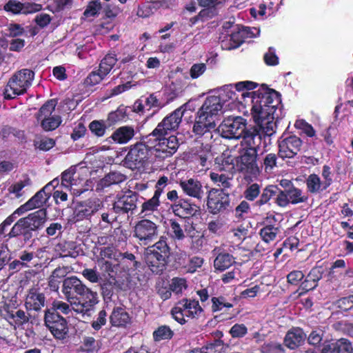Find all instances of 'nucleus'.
Segmentation results:
<instances>
[{
    "instance_id": "1",
    "label": "nucleus",
    "mask_w": 353,
    "mask_h": 353,
    "mask_svg": "<svg viewBox=\"0 0 353 353\" xmlns=\"http://www.w3.org/2000/svg\"><path fill=\"white\" fill-rule=\"evenodd\" d=\"M256 86L252 81H241L235 85L236 94H239L237 103L251 105V113L257 129L264 136L270 137L275 133L274 119L279 117L278 108L281 99L278 93L267 87L262 86L257 90L250 92Z\"/></svg>"
},
{
    "instance_id": "2",
    "label": "nucleus",
    "mask_w": 353,
    "mask_h": 353,
    "mask_svg": "<svg viewBox=\"0 0 353 353\" xmlns=\"http://www.w3.org/2000/svg\"><path fill=\"white\" fill-rule=\"evenodd\" d=\"M263 137H265L264 134L257 129L248 130L243 137L241 142L243 151L236 160L238 170L241 172L255 174L258 171L257 150L261 143Z\"/></svg>"
},
{
    "instance_id": "3",
    "label": "nucleus",
    "mask_w": 353,
    "mask_h": 353,
    "mask_svg": "<svg viewBox=\"0 0 353 353\" xmlns=\"http://www.w3.org/2000/svg\"><path fill=\"white\" fill-rule=\"evenodd\" d=\"M239 95L236 94V90H233L230 86H226L220 91L218 96L208 97L197 114L216 123L223 113V108L225 103L228 101H231L228 105H232V107L230 108H232L235 105L234 103H237V100H239Z\"/></svg>"
},
{
    "instance_id": "4",
    "label": "nucleus",
    "mask_w": 353,
    "mask_h": 353,
    "mask_svg": "<svg viewBox=\"0 0 353 353\" xmlns=\"http://www.w3.org/2000/svg\"><path fill=\"white\" fill-rule=\"evenodd\" d=\"M46 215V210L40 209L19 219L6 236L11 239L21 235L25 242L28 241L32 237V232L43 226Z\"/></svg>"
},
{
    "instance_id": "5",
    "label": "nucleus",
    "mask_w": 353,
    "mask_h": 353,
    "mask_svg": "<svg viewBox=\"0 0 353 353\" xmlns=\"http://www.w3.org/2000/svg\"><path fill=\"white\" fill-rule=\"evenodd\" d=\"M34 77V72L29 69L24 68L16 72L6 86L5 99H14L17 96L26 93L32 85Z\"/></svg>"
},
{
    "instance_id": "6",
    "label": "nucleus",
    "mask_w": 353,
    "mask_h": 353,
    "mask_svg": "<svg viewBox=\"0 0 353 353\" xmlns=\"http://www.w3.org/2000/svg\"><path fill=\"white\" fill-rule=\"evenodd\" d=\"M166 134L152 136V133L146 137L147 143H150L152 154L157 158L164 159L173 155L179 148L176 137L172 135L165 138Z\"/></svg>"
},
{
    "instance_id": "7",
    "label": "nucleus",
    "mask_w": 353,
    "mask_h": 353,
    "mask_svg": "<svg viewBox=\"0 0 353 353\" xmlns=\"http://www.w3.org/2000/svg\"><path fill=\"white\" fill-rule=\"evenodd\" d=\"M246 120L241 117H228L219 127L221 135L225 139H243L246 132Z\"/></svg>"
},
{
    "instance_id": "8",
    "label": "nucleus",
    "mask_w": 353,
    "mask_h": 353,
    "mask_svg": "<svg viewBox=\"0 0 353 353\" xmlns=\"http://www.w3.org/2000/svg\"><path fill=\"white\" fill-rule=\"evenodd\" d=\"M97 303V293L83 284L77 294V299L72 301L71 307L77 314L90 316V312Z\"/></svg>"
},
{
    "instance_id": "9",
    "label": "nucleus",
    "mask_w": 353,
    "mask_h": 353,
    "mask_svg": "<svg viewBox=\"0 0 353 353\" xmlns=\"http://www.w3.org/2000/svg\"><path fill=\"white\" fill-rule=\"evenodd\" d=\"M97 303V293L83 284L77 294V299L72 301L71 307L77 314L90 316V312Z\"/></svg>"
},
{
    "instance_id": "10",
    "label": "nucleus",
    "mask_w": 353,
    "mask_h": 353,
    "mask_svg": "<svg viewBox=\"0 0 353 353\" xmlns=\"http://www.w3.org/2000/svg\"><path fill=\"white\" fill-rule=\"evenodd\" d=\"M57 105L54 99L48 101L44 103L36 114L37 121L45 131H52L57 129L61 123V118L57 114H52Z\"/></svg>"
},
{
    "instance_id": "11",
    "label": "nucleus",
    "mask_w": 353,
    "mask_h": 353,
    "mask_svg": "<svg viewBox=\"0 0 353 353\" xmlns=\"http://www.w3.org/2000/svg\"><path fill=\"white\" fill-rule=\"evenodd\" d=\"M150 143L139 142L131 146L125 157V164L130 168H138L144 165L152 154Z\"/></svg>"
},
{
    "instance_id": "12",
    "label": "nucleus",
    "mask_w": 353,
    "mask_h": 353,
    "mask_svg": "<svg viewBox=\"0 0 353 353\" xmlns=\"http://www.w3.org/2000/svg\"><path fill=\"white\" fill-rule=\"evenodd\" d=\"M158 236V225L148 220L142 219L138 221L134 229V236L139 241L147 245L156 239Z\"/></svg>"
},
{
    "instance_id": "13",
    "label": "nucleus",
    "mask_w": 353,
    "mask_h": 353,
    "mask_svg": "<svg viewBox=\"0 0 353 353\" xmlns=\"http://www.w3.org/2000/svg\"><path fill=\"white\" fill-rule=\"evenodd\" d=\"M184 114L182 107L175 110L165 117L152 132V136L168 134L178 129Z\"/></svg>"
},
{
    "instance_id": "14",
    "label": "nucleus",
    "mask_w": 353,
    "mask_h": 353,
    "mask_svg": "<svg viewBox=\"0 0 353 353\" xmlns=\"http://www.w3.org/2000/svg\"><path fill=\"white\" fill-rule=\"evenodd\" d=\"M45 323L57 339H62L68 333L66 321L57 312L47 310L45 314Z\"/></svg>"
},
{
    "instance_id": "15",
    "label": "nucleus",
    "mask_w": 353,
    "mask_h": 353,
    "mask_svg": "<svg viewBox=\"0 0 353 353\" xmlns=\"http://www.w3.org/2000/svg\"><path fill=\"white\" fill-rule=\"evenodd\" d=\"M230 205L229 193L212 188L208 192L207 205L210 212L217 214L225 210Z\"/></svg>"
},
{
    "instance_id": "16",
    "label": "nucleus",
    "mask_w": 353,
    "mask_h": 353,
    "mask_svg": "<svg viewBox=\"0 0 353 353\" xmlns=\"http://www.w3.org/2000/svg\"><path fill=\"white\" fill-rule=\"evenodd\" d=\"M101 208V202L97 199H89L78 203L74 208L72 221L77 222L89 219Z\"/></svg>"
},
{
    "instance_id": "17",
    "label": "nucleus",
    "mask_w": 353,
    "mask_h": 353,
    "mask_svg": "<svg viewBox=\"0 0 353 353\" xmlns=\"http://www.w3.org/2000/svg\"><path fill=\"white\" fill-rule=\"evenodd\" d=\"M138 194L129 190L117 197L113 204L112 210L117 214H134L137 209Z\"/></svg>"
},
{
    "instance_id": "18",
    "label": "nucleus",
    "mask_w": 353,
    "mask_h": 353,
    "mask_svg": "<svg viewBox=\"0 0 353 353\" xmlns=\"http://www.w3.org/2000/svg\"><path fill=\"white\" fill-rule=\"evenodd\" d=\"M308 197L305 193L294 186L289 187L285 190H281L277 194L276 203L281 207H285L289 203L297 204L304 203Z\"/></svg>"
},
{
    "instance_id": "19",
    "label": "nucleus",
    "mask_w": 353,
    "mask_h": 353,
    "mask_svg": "<svg viewBox=\"0 0 353 353\" xmlns=\"http://www.w3.org/2000/svg\"><path fill=\"white\" fill-rule=\"evenodd\" d=\"M302 141L296 136L280 139L279 141V155L282 159L293 158L301 150Z\"/></svg>"
},
{
    "instance_id": "20",
    "label": "nucleus",
    "mask_w": 353,
    "mask_h": 353,
    "mask_svg": "<svg viewBox=\"0 0 353 353\" xmlns=\"http://www.w3.org/2000/svg\"><path fill=\"white\" fill-rule=\"evenodd\" d=\"M83 284V281L75 276L67 277L63 280L61 292L68 303L72 304V301L77 299Z\"/></svg>"
},
{
    "instance_id": "21",
    "label": "nucleus",
    "mask_w": 353,
    "mask_h": 353,
    "mask_svg": "<svg viewBox=\"0 0 353 353\" xmlns=\"http://www.w3.org/2000/svg\"><path fill=\"white\" fill-rule=\"evenodd\" d=\"M46 303V296L39 289L32 288L26 294L24 305L28 310L39 311Z\"/></svg>"
},
{
    "instance_id": "22",
    "label": "nucleus",
    "mask_w": 353,
    "mask_h": 353,
    "mask_svg": "<svg viewBox=\"0 0 353 353\" xmlns=\"http://www.w3.org/2000/svg\"><path fill=\"white\" fill-rule=\"evenodd\" d=\"M215 127V122L197 114L192 130L196 135L203 136L205 139H212V132Z\"/></svg>"
},
{
    "instance_id": "23",
    "label": "nucleus",
    "mask_w": 353,
    "mask_h": 353,
    "mask_svg": "<svg viewBox=\"0 0 353 353\" xmlns=\"http://www.w3.org/2000/svg\"><path fill=\"white\" fill-rule=\"evenodd\" d=\"M179 185L183 192L188 196L201 199L204 196V191L201 183L193 178L181 180Z\"/></svg>"
},
{
    "instance_id": "24",
    "label": "nucleus",
    "mask_w": 353,
    "mask_h": 353,
    "mask_svg": "<svg viewBox=\"0 0 353 353\" xmlns=\"http://www.w3.org/2000/svg\"><path fill=\"white\" fill-rule=\"evenodd\" d=\"M41 5L37 3H21L15 0L9 1L5 6L4 9L13 14H31L40 11Z\"/></svg>"
},
{
    "instance_id": "25",
    "label": "nucleus",
    "mask_w": 353,
    "mask_h": 353,
    "mask_svg": "<svg viewBox=\"0 0 353 353\" xmlns=\"http://www.w3.org/2000/svg\"><path fill=\"white\" fill-rule=\"evenodd\" d=\"M135 134L134 129L132 126L125 125L118 128L112 135L106 139L108 143L125 144L132 139Z\"/></svg>"
},
{
    "instance_id": "26",
    "label": "nucleus",
    "mask_w": 353,
    "mask_h": 353,
    "mask_svg": "<svg viewBox=\"0 0 353 353\" xmlns=\"http://www.w3.org/2000/svg\"><path fill=\"white\" fill-rule=\"evenodd\" d=\"M259 30L255 28L251 29L249 27L238 28V30H234L230 36V40L232 43L228 47V49L236 48L243 42L245 37H252L259 34Z\"/></svg>"
},
{
    "instance_id": "27",
    "label": "nucleus",
    "mask_w": 353,
    "mask_h": 353,
    "mask_svg": "<svg viewBox=\"0 0 353 353\" xmlns=\"http://www.w3.org/2000/svg\"><path fill=\"white\" fill-rule=\"evenodd\" d=\"M4 301L0 305V315L6 320L12 316L17 307L20 305L21 301L18 299L17 293H14L11 296H3Z\"/></svg>"
},
{
    "instance_id": "28",
    "label": "nucleus",
    "mask_w": 353,
    "mask_h": 353,
    "mask_svg": "<svg viewBox=\"0 0 353 353\" xmlns=\"http://www.w3.org/2000/svg\"><path fill=\"white\" fill-rule=\"evenodd\" d=\"M210 178L221 190L228 192L233 187V174L232 173L210 172Z\"/></svg>"
},
{
    "instance_id": "29",
    "label": "nucleus",
    "mask_w": 353,
    "mask_h": 353,
    "mask_svg": "<svg viewBox=\"0 0 353 353\" xmlns=\"http://www.w3.org/2000/svg\"><path fill=\"white\" fill-rule=\"evenodd\" d=\"M306 335L301 328H293L288 332L284 343L288 348L294 350L300 346L305 340Z\"/></svg>"
},
{
    "instance_id": "30",
    "label": "nucleus",
    "mask_w": 353,
    "mask_h": 353,
    "mask_svg": "<svg viewBox=\"0 0 353 353\" xmlns=\"http://www.w3.org/2000/svg\"><path fill=\"white\" fill-rule=\"evenodd\" d=\"M166 259L160 257L157 252H152L148 250L145 254V262L151 271L155 274H159L163 272L165 263Z\"/></svg>"
},
{
    "instance_id": "31",
    "label": "nucleus",
    "mask_w": 353,
    "mask_h": 353,
    "mask_svg": "<svg viewBox=\"0 0 353 353\" xmlns=\"http://www.w3.org/2000/svg\"><path fill=\"white\" fill-rule=\"evenodd\" d=\"M180 305L184 310L183 312L187 318H199L203 312L199 301L194 299H184L179 301Z\"/></svg>"
},
{
    "instance_id": "32",
    "label": "nucleus",
    "mask_w": 353,
    "mask_h": 353,
    "mask_svg": "<svg viewBox=\"0 0 353 353\" xmlns=\"http://www.w3.org/2000/svg\"><path fill=\"white\" fill-rule=\"evenodd\" d=\"M186 225V220L184 219L170 220L169 235L174 240H183L185 236Z\"/></svg>"
},
{
    "instance_id": "33",
    "label": "nucleus",
    "mask_w": 353,
    "mask_h": 353,
    "mask_svg": "<svg viewBox=\"0 0 353 353\" xmlns=\"http://www.w3.org/2000/svg\"><path fill=\"white\" fill-rule=\"evenodd\" d=\"M174 212L179 216L180 219H184L195 214L197 211L196 206L192 205L187 201H180L179 203L174 205L173 208Z\"/></svg>"
},
{
    "instance_id": "34",
    "label": "nucleus",
    "mask_w": 353,
    "mask_h": 353,
    "mask_svg": "<svg viewBox=\"0 0 353 353\" xmlns=\"http://www.w3.org/2000/svg\"><path fill=\"white\" fill-rule=\"evenodd\" d=\"M110 319L112 325L123 326L130 321V316L124 308L116 307L113 309Z\"/></svg>"
},
{
    "instance_id": "35",
    "label": "nucleus",
    "mask_w": 353,
    "mask_h": 353,
    "mask_svg": "<svg viewBox=\"0 0 353 353\" xmlns=\"http://www.w3.org/2000/svg\"><path fill=\"white\" fill-rule=\"evenodd\" d=\"M205 150L199 151L194 157V162L201 170L208 169L210 165L212 154L207 144Z\"/></svg>"
},
{
    "instance_id": "36",
    "label": "nucleus",
    "mask_w": 353,
    "mask_h": 353,
    "mask_svg": "<svg viewBox=\"0 0 353 353\" xmlns=\"http://www.w3.org/2000/svg\"><path fill=\"white\" fill-rule=\"evenodd\" d=\"M234 263V257L228 253H220L214 261V267L219 271H224Z\"/></svg>"
},
{
    "instance_id": "37",
    "label": "nucleus",
    "mask_w": 353,
    "mask_h": 353,
    "mask_svg": "<svg viewBox=\"0 0 353 353\" xmlns=\"http://www.w3.org/2000/svg\"><path fill=\"white\" fill-rule=\"evenodd\" d=\"M160 206V201L152 197L144 201L141 205V209L139 214L141 217L150 216L155 211H157Z\"/></svg>"
},
{
    "instance_id": "38",
    "label": "nucleus",
    "mask_w": 353,
    "mask_h": 353,
    "mask_svg": "<svg viewBox=\"0 0 353 353\" xmlns=\"http://www.w3.org/2000/svg\"><path fill=\"white\" fill-rule=\"evenodd\" d=\"M306 185L307 190L311 193H318L325 190L327 187H325L323 182L316 174H310L306 180Z\"/></svg>"
},
{
    "instance_id": "39",
    "label": "nucleus",
    "mask_w": 353,
    "mask_h": 353,
    "mask_svg": "<svg viewBox=\"0 0 353 353\" xmlns=\"http://www.w3.org/2000/svg\"><path fill=\"white\" fill-rule=\"evenodd\" d=\"M49 198L50 192H46V191L43 190L42 188L29 199L28 202L32 209L39 208L43 206Z\"/></svg>"
},
{
    "instance_id": "40",
    "label": "nucleus",
    "mask_w": 353,
    "mask_h": 353,
    "mask_svg": "<svg viewBox=\"0 0 353 353\" xmlns=\"http://www.w3.org/2000/svg\"><path fill=\"white\" fill-rule=\"evenodd\" d=\"M147 250L152 252H157L160 257L168 259L170 255V248L165 241L162 237L154 245L148 248Z\"/></svg>"
},
{
    "instance_id": "41",
    "label": "nucleus",
    "mask_w": 353,
    "mask_h": 353,
    "mask_svg": "<svg viewBox=\"0 0 353 353\" xmlns=\"http://www.w3.org/2000/svg\"><path fill=\"white\" fill-rule=\"evenodd\" d=\"M279 232V229L278 227L272 225H268L261 229L260 236L265 242L269 243L276 239Z\"/></svg>"
},
{
    "instance_id": "42",
    "label": "nucleus",
    "mask_w": 353,
    "mask_h": 353,
    "mask_svg": "<svg viewBox=\"0 0 353 353\" xmlns=\"http://www.w3.org/2000/svg\"><path fill=\"white\" fill-rule=\"evenodd\" d=\"M117 58L114 54H107L101 61L99 65V71L102 72V75L106 76L112 69L117 63Z\"/></svg>"
},
{
    "instance_id": "43",
    "label": "nucleus",
    "mask_w": 353,
    "mask_h": 353,
    "mask_svg": "<svg viewBox=\"0 0 353 353\" xmlns=\"http://www.w3.org/2000/svg\"><path fill=\"white\" fill-rule=\"evenodd\" d=\"M30 316L26 312L22 310H17L12 314V316L9 317L7 319L10 323H14L15 325L20 326L29 321Z\"/></svg>"
},
{
    "instance_id": "44",
    "label": "nucleus",
    "mask_w": 353,
    "mask_h": 353,
    "mask_svg": "<svg viewBox=\"0 0 353 353\" xmlns=\"http://www.w3.org/2000/svg\"><path fill=\"white\" fill-rule=\"evenodd\" d=\"M120 264L126 266L127 270H134L137 268V262L135 261V256L131 253L125 252L124 254L119 253V259Z\"/></svg>"
},
{
    "instance_id": "45",
    "label": "nucleus",
    "mask_w": 353,
    "mask_h": 353,
    "mask_svg": "<svg viewBox=\"0 0 353 353\" xmlns=\"http://www.w3.org/2000/svg\"><path fill=\"white\" fill-rule=\"evenodd\" d=\"M30 184V180L29 179L19 181L10 185L8 188V191L10 194H14L17 198H19L23 194V189Z\"/></svg>"
},
{
    "instance_id": "46",
    "label": "nucleus",
    "mask_w": 353,
    "mask_h": 353,
    "mask_svg": "<svg viewBox=\"0 0 353 353\" xmlns=\"http://www.w3.org/2000/svg\"><path fill=\"white\" fill-rule=\"evenodd\" d=\"M49 310L54 312H61L63 314H69L73 309L71 307V303L64 302L61 300H54L52 303V307Z\"/></svg>"
},
{
    "instance_id": "47",
    "label": "nucleus",
    "mask_w": 353,
    "mask_h": 353,
    "mask_svg": "<svg viewBox=\"0 0 353 353\" xmlns=\"http://www.w3.org/2000/svg\"><path fill=\"white\" fill-rule=\"evenodd\" d=\"M106 128V124L103 120H94L89 124V129L91 132L99 137L105 134Z\"/></svg>"
},
{
    "instance_id": "48",
    "label": "nucleus",
    "mask_w": 353,
    "mask_h": 353,
    "mask_svg": "<svg viewBox=\"0 0 353 353\" xmlns=\"http://www.w3.org/2000/svg\"><path fill=\"white\" fill-rule=\"evenodd\" d=\"M276 187L273 185L266 187L263 190L259 200L256 202V205L258 206H261L267 203L271 199V198L276 194Z\"/></svg>"
},
{
    "instance_id": "49",
    "label": "nucleus",
    "mask_w": 353,
    "mask_h": 353,
    "mask_svg": "<svg viewBox=\"0 0 353 353\" xmlns=\"http://www.w3.org/2000/svg\"><path fill=\"white\" fill-rule=\"evenodd\" d=\"M125 179V176L120 172H110L103 179V184L107 186L112 184H117L124 181Z\"/></svg>"
},
{
    "instance_id": "50",
    "label": "nucleus",
    "mask_w": 353,
    "mask_h": 353,
    "mask_svg": "<svg viewBox=\"0 0 353 353\" xmlns=\"http://www.w3.org/2000/svg\"><path fill=\"white\" fill-rule=\"evenodd\" d=\"M153 335L156 341L169 339L172 338L173 332L168 326L162 325L154 332Z\"/></svg>"
},
{
    "instance_id": "51",
    "label": "nucleus",
    "mask_w": 353,
    "mask_h": 353,
    "mask_svg": "<svg viewBox=\"0 0 353 353\" xmlns=\"http://www.w3.org/2000/svg\"><path fill=\"white\" fill-rule=\"evenodd\" d=\"M212 312H216L218 311H221L224 309L226 310L227 309L231 308L232 305L230 303L225 301V298L221 297H213L212 299Z\"/></svg>"
},
{
    "instance_id": "52",
    "label": "nucleus",
    "mask_w": 353,
    "mask_h": 353,
    "mask_svg": "<svg viewBox=\"0 0 353 353\" xmlns=\"http://www.w3.org/2000/svg\"><path fill=\"white\" fill-rule=\"evenodd\" d=\"M260 192V185L258 183H252L248 186L244 192V196L247 200L252 201L259 196Z\"/></svg>"
},
{
    "instance_id": "53",
    "label": "nucleus",
    "mask_w": 353,
    "mask_h": 353,
    "mask_svg": "<svg viewBox=\"0 0 353 353\" xmlns=\"http://www.w3.org/2000/svg\"><path fill=\"white\" fill-rule=\"evenodd\" d=\"M64 276V272L61 268H56L50 277L49 278L48 285L53 291H57L59 289V281L57 279Z\"/></svg>"
},
{
    "instance_id": "54",
    "label": "nucleus",
    "mask_w": 353,
    "mask_h": 353,
    "mask_svg": "<svg viewBox=\"0 0 353 353\" xmlns=\"http://www.w3.org/2000/svg\"><path fill=\"white\" fill-rule=\"evenodd\" d=\"M333 343L336 347L337 353H352L353 347L348 340L345 339H341Z\"/></svg>"
},
{
    "instance_id": "55",
    "label": "nucleus",
    "mask_w": 353,
    "mask_h": 353,
    "mask_svg": "<svg viewBox=\"0 0 353 353\" xmlns=\"http://www.w3.org/2000/svg\"><path fill=\"white\" fill-rule=\"evenodd\" d=\"M324 331L322 329L318 328L312 330L307 337L309 344L316 346L321 344L323 341Z\"/></svg>"
},
{
    "instance_id": "56",
    "label": "nucleus",
    "mask_w": 353,
    "mask_h": 353,
    "mask_svg": "<svg viewBox=\"0 0 353 353\" xmlns=\"http://www.w3.org/2000/svg\"><path fill=\"white\" fill-rule=\"evenodd\" d=\"M187 288L186 280L182 278H174L170 284V290L176 293L180 294Z\"/></svg>"
},
{
    "instance_id": "57",
    "label": "nucleus",
    "mask_w": 353,
    "mask_h": 353,
    "mask_svg": "<svg viewBox=\"0 0 353 353\" xmlns=\"http://www.w3.org/2000/svg\"><path fill=\"white\" fill-rule=\"evenodd\" d=\"M105 77V75H102V72L99 70L93 71L86 77L84 83L88 86H92L100 83Z\"/></svg>"
},
{
    "instance_id": "58",
    "label": "nucleus",
    "mask_w": 353,
    "mask_h": 353,
    "mask_svg": "<svg viewBox=\"0 0 353 353\" xmlns=\"http://www.w3.org/2000/svg\"><path fill=\"white\" fill-rule=\"evenodd\" d=\"M294 126L296 128L301 130L308 137H312L315 135V130L313 127L303 119L296 120Z\"/></svg>"
},
{
    "instance_id": "59",
    "label": "nucleus",
    "mask_w": 353,
    "mask_h": 353,
    "mask_svg": "<svg viewBox=\"0 0 353 353\" xmlns=\"http://www.w3.org/2000/svg\"><path fill=\"white\" fill-rule=\"evenodd\" d=\"M277 157L274 153L268 154L263 159V166L265 172H271L276 166Z\"/></svg>"
},
{
    "instance_id": "60",
    "label": "nucleus",
    "mask_w": 353,
    "mask_h": 353,
    "mask_svg": "<svg viewBox=\"0 0 353 353\" xmlns=\"http://www.w3.org/2000/svg\"><path fill=\"white\" fill-rule=\"evenodd\" d=\"M34 145L41 150L48 151L54 146L55 141L53 139L43 137L39 140L36 141Z\"/></svg>"
},
{
    "instance_id": "61",
    "label": "nucleus",
    "mask_w": 353,
    "mask_h": 353,
    "mask_svg": "<svg viewBox=\"0 0 353 353\" xmlns=\"http://www.w3.org/2000/svg\"><path fill=\"white\" fill-rule=\"evenodd\" d=\"M99 349V342L93 337H85L83 339V350L86 352H97Z\"/></svg>"
},
{
    "instance_id": "62",
    "label": "nucleus",
    "mask_w": 353,
    "mask_h": 353,
    "mask_svg": "<svg viewBox=\"0 0 353 353\" xmlns=\"http://www.w3.org/2000/svg\"><path fill=\"white\" fill-rule=\"evenodd\" d=\"M230 334L233 338H241L244 336L248 329L244 324H234L230 330Z\"/></svg>"
},
{
    "instance_id": "63",
    "label": "nucleus",
    "mask_w": 353,
    "mask_h": 353,
    "mask_svg": "<svg viewBox=\"0 0 353 353\" xmlns=\"http://www.w3.org/2000/svg\"><path fill=\"white\" fill-rule=\"evenodd\" d=\"M74 174V170L70 168L62 173L61 176V185L67 189L71 188L73 185V175Z\"/></svg>"
},
{
    "instance_id": "64",
    "label": "nucleus",
    "mask_w": 353,
    "mask_h": 353,
    "mask_svg": "<svg viewBox=\"0 0 353 353\" xmlns=\"http://www.w3.org/2000/svg\"><path fill=\"white\" fill-rule=\"evenodd\" d=\"M263 353H281L283 351L282 345L276 342L265 343L261 347Z\"/></svg>"
}]
</instances>
